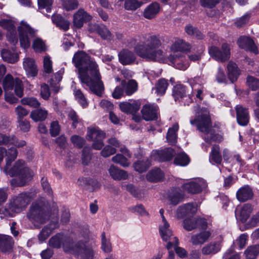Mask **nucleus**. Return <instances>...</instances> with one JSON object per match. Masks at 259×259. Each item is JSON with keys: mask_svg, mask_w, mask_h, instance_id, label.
<instances>
[{"mask_svg": "<svg viewBox=\"0 0 259 259\" xmlns=\"http://www.w3.org/2000/svg\"><path fill=\"white\" fill-rule=\"evenodd\" d=\"M72 61L78 69V75L82 84H85L94 94L101 96L104 90L97 63L84 52L78 51Z\"/></svg>", "mask_w": 259, "mask_h": 259, "instance_id": "obj_1", "label": "nucleus"}, {"mask_svg": "<svg viewBox=\"0 0 259 259\" xmlns=\"http://www.w3.org/2000/svg\"><path fill=\"white\" fill-rule=\"evenodd\" d=\"M18 152L16 148H11L6 151L5 155L7 156L6 164L4 171L6 175L11 177L16 176L15 178L10 181L12 187H23L27 184L32 179L33 172L28 167L24 166V161L19 160L14 165L9 169L11 163L15 160L17 156Z\"/></svg>", "mask_w": 259, "mask_h": 259, "instance_id": "obj_2", "label": "nucleus"}, {"mask_svg": "<svg viewBox=\"0 0 259 259\" xmlns=\"http://www.w3.org/2000/svg\"><path fill=\"white\" fill-rule=\"evenodd\" d=\"M144 45L138 44L135 47L136 53L146 60L158 62H163L165 59L164 52L160 48L162 45L159 35L146 34L144 36Z\"/></svg>", "mask_w": 259, "mask_h": 259, "instance_id": "obj_3", "label": "nucleus"}, {"mask_svg": "<svg viewBox=\"0 0 259 259\" xmlns=\"http://www.w3.org/2000/svg\"><path fill=\"white\" fill-rule=\"evenodd\" d=\"M50 207L45 199L36 200L30 206L26 217L36 229L40 228L50 218Z\"/></svg>", "mask_w": 259, "mask_h": 259, "instance_id": "obj_4", "label": "nucleus"}, {"mask_svg": "<svg viewBox=\"0 0 259 259\" xmlns=\"http://www.w3.org/2000/svg\"><path fill=\"white\" fill-rule=\"evenodd\" d=\"M197 128L204 134V140L206 142L210 143L211 141L221 142L224 138L221 134L217 133L212 128L211 122L208 114L202 116L197 124Z\"/></svg>", "mask_w": 259, "mask_h": 259, "instance_id": "obj_5", "label": "nucleus"}, {"mask_svg": "<svg viewBox=\"0 0 259 259\" xmlns=\"http://www.w3.org/2000/svg\"><path fill=\"white\" fill-rule=\"evenodd\" d=\"M159 213L162 218V221L159 227L160 235L163 241H168L166 248L167 249H169L173 246L178 245L179 240L172 235L171 230L169 228V224L163 215L164 210L160 209Z\"/></svg>", "mask_w": 259, "mask_h": 259, "instance_id": "obj_6", "label": "nucleus"}, {"mask_svg": "<svg viewBox=\"0 0 259 259\" xmlns=\"http://www.w3.org/2000/svg\"><path fill=\"white\" fill-rule=\"evenodd\" d=\"M66 250H70L69 253L76 256L78 259H93L94 252L92 249L82 241L73 243L72 248L66 247Z\"/></svg>", "mask_w": 259, "mask_h": 259, "instance_id": "obj_7", "label": "nucleus"}, {"mask_svg": "<svg viewBox=\"0 0 259 259\" xmlns=\"http://www.w3.org/2000/svg\"><path fill=\"white\" fill-rule=\"evenodd\" d=\"M208 53L210 57L217 61L224 62L230 58V48L229 44L224 43L221 49L214 45L208 48Z\"/></svg>", "mask_w": 259, "mask_h": 259, "instance_id": "obj_8", "label": "nucleus"}, {"mask_svg": "<svg viewBox=\"0 0 259 259\" xmlns=\"http://www.w3.org/2000/svg\"><path fill=\"white\" fill-rule=\"evenodd\" d=\"M18 31L21 46L24 49L28 48L30 45V40L28 36V34L30 37H34L36 30L30 27L26 22L22 21L20 25L18 28Z\"/></svg>", "mask_w": 259, "mask_h": 259, "instance_id": "obj_9", "label": "nucleus"}, {"mask_svg": "<svg viewBox=\"0 0 259 259\" xmlns=\"http://www.w3.org/2000/svg\"><path fill=\"white\" fill-rule=\"evenodd\" d=\"M32 199V197L30 193H22L12 199L10 209L16 213L20 212L25 208Z\"/></svg>", "mask_w": 259, "mask_h": 259, "instance_id": "obj_10", "label": "nucleus"}, {"mask_svg": "<svg viewBox=\"0 0 259 259\" xmlns=\"http://www.w3.org/2000/svg\"><path fill=\"white\" fill-rule=\"evenodd\" d=\"M74 241L73 240L64 235L62 233H57L52 236L49 240V244L51 247L55 248H60L63 247V250L66 252H69L70 250H66V247L72 248Z\"/></svg>", "mask_w": 259, "mask_h": 259, "instance_id": "obj_11", "label": "nucleus"}, {"mask_svg": "<svg viewBox=\"0 0 259 259\" xmlns=\"http://www.w3.org/2000/svg\"><path fill=\"white\" fill-rule=\"evenodd\" d=\"M87 137L88 140L94 141L92 145L94 149L100 150L103 147V140L106 137V134L98 128L89 129Z\"/></svg>", "mask_w": 259, "mask_h": 259, "instance_id": "obj_12", "label": "nucleus"}, {"mask_svg": "<svg viewBox=\"0 0 259 259\" xmlns=\"http://www.w3.org/2000/svg\"><path fill=\"white\" fill-rule=\"evenodd\" d=\"M207 186L206 181L202 179H197L184 184L182 186L183 190L191 194H197L202 192Z\"/></svg>", "mask_w": 259, "mask_h": 259, "instance_id": "obj_13", "label": "nucleus"}, {"mask_svg": "<svg viewBox=\"0 0 259 259\" xmlns=\"http://www.w3.org/2000/svg\"><path fill=\"white\" fill-rule=\"evenodd\" d=\"M193 88L191 86L186 87L182 84L176 85L173 88L172 96L175 101L180 100L187 96L192 101Z\"/></svg>", "mask_w": 259, "mask_h": 259, "instance_id": "obj_14", "label": "nucleus"}, {"mask_svg": "<svg viewBox=\"0 0 259 259\" xmlns=\"http://www.w3.org/2000/svg\"><path fill=\"white\" fill-rule=\"evenodd\" d=\"M174 155V150L171 148H168L160 151H153L151 154V159L158 161H169Z\"/></svg>", "mask_w": 259, "mask_h": 259, "instance_id": "obj_15", "label": "nucleus"}, {"mask_svg": "<svg viewBox=\"0 0 259 259\" xmlns=\"http://www.w3.org/2000/svg\"><path fill=\"white\" fill-rule=\"evenodd\" d=\"M239 47L247 51H249L257 54L258 53V50L254 41L249 37L242 36L239 38L237 41Z\"/></svg>", "mask_w": 259, "mask_h": 259, "instance_id": "obj_16", "label": "nucleus"}, {"mask_svg": "<svg viewBox=\"0 0 259 259\" xmlns=\"http://www.w3.org/2000/svg\"><path fill=\"white\" fill-rule=\"evenodd\" d=\"M92 18L83 9H80L73 15V25L77 28H80L84 22L91 20Z\"/></svg>", "mask_w": 259, "mask_h": 259, "instance_id": "obj_17", "label": "nucleus"}, {"mask_svg": "<svg viewBox=\"0 0 259 259\" xmlns=\"http://www.w3.org/2000/svg\"><path fill=\"white\" fill-rule=\"evenodd\" d=\"M235 110L238 123L242 126L246 125L250 118L248 109L241 105H237L235 107Z\"/></svg>", "mask_w": 259, "mask_h": 259, "instance_id": "obj_18", "label": "nucleus"}, {"mask_svg": "<svg viewBox=\"0 0 259 259\" xmlns=\"http://www.w3.org/2000/svg\"><path fill=\"white\" fill-rule=\"evenodd\" d=\"M223 238L212 241L204 246L201 249L202 253L204 255H213L219 252L222 248Z\"/></svg>", "mask_w": 259, "mask_h": 259, "instance_id": "obj_19", "label": "nucleus"}, {"mask_svg": "<svg viewBox=\"0 0 259 259\" xmlns=\"http://www.w3.org/2000/svg\"><path fill=\"white\" fill-rule=\"evenodd\" d=\"M141 113L144 120L146 121L155 120L158 117V107L153 105H145L143 107Z\"/></svg>", "mask_w": 259, "mask_h": 259, "instance_id": "obj_20", "label": "nucleus"}, {"mask_svg": "<svg viewBox=\"0 0 259 259\" xmlns=\"http://www.w3.org/2000/svg\"><path fill=\"white\" fill-rule=\"evenodd\" d=\"M211 232L209 230H203L192 235L191 242L194 245H201L209 240L211 236Z\"/></svg>", "mask_w": 259, "mask_h": 259, "instance_id": "obj_21", "label": "nucleus"}, {"mask_svg": "<svg viewBox=\"0 0 259 259\" xmlns=\"http://www.w3.org/2000/svg\"><path fill=\"white\" fill-rule=\"evenodd\" d=\"M168 59L174 66L180 70H185L189 66L187 62H184L182 53L171 54L168 57Z\"/></svg>", "mask_w": 259, "mask_h": 259, "instance_id": "obj_22", "label": "nucleus"}, {"mask_svg": "<svg viewBox=\"0 0 259 259\" xmlns=\"http://www.w3.org/2000/svg\"><path fill=\"white\" fill-rule=\"evenodd\" d=\"M197 211L196 205L192 203H188L179 206L177 210L178 218H182L186 216L193 215Z\"/></svg>", "mask_w": 259, "mask_h": 259, "instance_id": "obj_23", "label": "nucleus"}, {"mask_svg": "<svg viewBox=\"0 0 259 259\" xmlns=\"http://www.w3.org/2000/svg\"><path fill=\"white\" fill-rule=\"evenodd\" d=\"M253 196V191L248 185L240 188L236 193L237 199L240 202H245L251 199Z\"/></svg>", "mask_w": 259, "mask_h": 259, "instance_id": "obj_24", "label": "nucleus"}, {"mask_svg": "<svg viewBox=\"0 0 259 259\" xmlns=\"http://www.w3.org/2000/svg\"><path fill=\"white\" fill-rule=\"evenodd\" d=\"M160 10V5L156 2H154L150 4L145 9L143 16L147 19H152L157 15Z\"/></svg>", "mask_w": 259, "mask_h": 259, "instance_id": "obj_25", "label": "nucleus"}, {"mask_svg": "<svg viewBox=\"0 0 259 259\" xmlns=\"http://www.w3.org/2000/svg\"><path fill=\"white\" fill-rule=\"evenodd\" d=\"M23 67L28 76L34 77L37 74V66L35 61L31 58H26L23 61Z\"/></svg>", "mask_w": 259, "mask_h": 259, "instance_id": "obj_26", "label": "nucleus"}, {"mask_svg": "<svg viewBox=\"0 0 259 259\" xmlns=\"http://www.w3.org/2000/svg\"><path fill=\"white\" fill-rule=\"evenodd\" d=\"M13 244V241L11 236L0 235V250L4 253L10 252L12 249Z\"/></svg>", "mask_w": 259, "mask_h": 259, "instance_id": "obj_27", "label": "nucleus"}, {"mask_svg": "<svg viewBox=\"0 0 259 259\" xmlns=\"http://www.w3.org/2000/svg\"><path fill=\"white\" fill-rule=\"evenodd\" d=\"M108 172L112 178L115 180H126L128 178V175L125 170L120 169L114 165L110 166Z\"/></svg>", "mask_w": 259, "mask_h": 259, "instance_id": "obj_28", "label": "nucleus"}, {"mask_svg": "<svg viewBox=\"0 0 259 259\" xmlns=\"http://www.w3.org/2000/svg\"><path fill=\"white\" fill-rule=\"evenodd\" d=\"M119 60L123 65L133 63L136 60L134 54L127 50H123L118 54Z\"/></svg>", "mask_w": 259, "mask_h": 259, "instance_id": "obj_29", "label": "nucleus"}, {"mask_svg": "<svg viewBox=\"0 0 259 259\" xmlns=\"http://www.w3.org/2000/svg\"><path fill=\"white\" fill-rule=\"evenodd\" d=\"M252 211V205L247 203L244 204L239 210H237L236 211V215L237 217H239L242 222L244 223L249 217Z\"/></svg>", "mask_w": 259, "mask_h": 259, "instance_id": "obj_30", "label": "nucleus"}, {"mask_svg": "<svg viewBox=\"0 0 259 259\" xmlns=\"http://www.w3.org/2000/svg\"><path fill=\"white\" fill-rule=\"evenodd\" d=\"M190 48V45L182 40L176 41L170 47V50L174 52V54L188 51Z\"/></svg>", "mask_w": 259, "mask_h": 259, "instance_id": "obj_31", "label": "nucleus"}, {"mask_svg": "<svg viewBox=\"0 0 259 259\" xmlns=\"http://www.w3.org/2000/svg\"><path fill=\"white\" fill-rule=\"evenodd\" d=\"M228 77L232 82L236 81L240 73L236 63L229 62L227 66Z\"/></svg>", "mask_w": 259, "mask_h": 259, "instance_id": "obj_32", "label": "nucleus"}, {"mask_svg": "<svg viewBox=\"0 0 259 259\" xmlns=\"http://www.w3.org/2000/svg\"><path fill=\"white\" fill-rule=\"evenodd\" d=\"M52 20L53 23L59 28L64 31L68 30L70 24L69 22L64 19L60 15H53L52 17Z\"/></svg>", "mask_w": 259, "mask_h": 259, "instance_id": "obj_33", "label": "nucleus"}, {"mask_svg": "<svg viewBox=\"0 0 259 259\" xmlns=\"http://www.w3.org/2000/svg\"><path fill=\"white\" fill-rule=\"evenodd\" d=\"M120 110L127 113H134L139 110L140 105L135 101L132 103L123 102L119 104Z\"/></svg>", "mask_w": 259, "mask_h": 259, "instance_id": "obj_34", "label": "nucleus"}, {"mask_svg": "<svg viewBox=\"0 0 259 259\" xmlns=\"http://www.w3.org/2000/svg\"><path fill=\"white\" fill-rule=\"evenodd\" d=\"M147 179L152 182H157L164 178L163 172L159 168H155L146 175Z\"/></svg>", "mask_w": 259, "mask_h": 259, "instance_id": "obj_35", "label": "nucleus"}, {"mask_svg": "<svg viewBox=\"0 0 259 259\" xmlns=\"http://www.w3.org/2000/svg\"><path fill=\"white\" fill-rule=\"evenodd\" d=\"M222 160L220 153V147L218 145H213L209 155L210 162L213 161L217 164H220Z\"/></svg>", "mask_w": 259, "mask_h": 259, "instance_id": "obj_36", "label": "nucleus"}, {"mask_svg": "<svg viewBox=\"0 0 259 259\" xmlns=\"http://www.w3.org/2000/svg\"><path fill=\"white\" fill-rule=\"evenodd\" d=\"M151 165L150 160L147 158L135 162L133 164V167L136 171L142 173L146 171Z\"/></svg>", "mask_w": 259, "mask_h": 259, "instance_id": "obj_37", "label": "nucleus"}, {"mask_svg": "<svg viewBox=\"0 0 259 259\" xmlns=\"http://www.w3.org/2000/svg\"><path fill=\"white\" fill-rule=\"evenodd\" d=\"M168 198L171 203L173 205H176L182 201L184 198V194L179 189H175L170 193Z\"/></svg>", "mask_w": 259, "mask_h": 259, "instance_id": "obj_38", "label": "nucleus"}, {"mask_svg": "<svg viewBox=\"0 0 259 259\" xmlns=\"http://www.w3.org/2000/svg\"><path fill=\"white\" fill-rule=\"evenodd\" d=\"M178 129L179 125L177 123H175L172 127L168 129L166 135V139L170 144L174 145L176 143L177 139L176 133Z\"/></svg>", "mask_w": 259, "mask_h": 259, "instance_id": "obj_39", "label": "nucleus"}, {"mask_svg": "<svg viewBox=\"0 0 259 259\" xmlns=\"http://www.w3.org/2000/svg\"><path fill=\"white\" fill-rule=\"evenodd\" d=\"M1 55L3 59L8 63H14L18 60V55L10 50L4 49L2 51Z\"/></svg>", "mask_w": 259, "mask_h": 259, "instance_id": "obj_40", "label": "nucleus"}, {"mask_svg": "<svg viewBox=\"0 0 259 259\" xmlns=\"http://www.w3.org/2000/svg\"><path fill=\"white\" fill-rule=\"evenodd\" d=\"M244 253L246 259H255L259 254V244L248 246Z\"/></svg>", "mask_w": 259, "mask_h": 259, "instance_id": "obj_41", "label": "nucleus"}, {"mask_svg": "<svg viewBox=\"0 0 259 259\" xmlns=\"http://www.w3.org/2000/svg\"><path fill=\"white\" fill-rule=\"evenodd\" d=\"M48 115V111L42 109L33 110L30 113L31 118L35 121L45 120Z\"/></svg>", "mask_w": 259, "mask_h": 259, "instance_id": "obj_42", "label": "nucleus"}, {"mask_svg": "<svg viewBox=\"0 0 259 259\" xmlns=\"http://www.w3.org/2000/svg\"><path fill=\"white\" fill-rule=\"evenodd\" d=\"M15 141H16L15 136L0 132V146L12 145Z\"/></svg>", "mask_w": 259, "mask_h": 259, "instance_id": "obj_43", "label": "nucleus"}, {"mask_svg": "<svg viewBox=\"0 0 259 259\" xmlns=\"http://www.w3.org/2000/svg\"><path fill=\"white\" fill-rule=\"evenodd\" d=\"M185 31L189 35H191L197 39H202L204 35L197 28L191 25H188L185 27Z\"/></svg>", "mask_w": 259, "mask_h": 259, "instance_id": "obj_44", "label": "nucleus"}, {"mask_svg": "<svg viewBox=\"0 0 259 259\" xmlns=\"http://www.w3.org/2000/svg\"><path fill=\"white\" fill-rule=\"evenodd\" d=\"M124 1V7L128 11H135L140 8L143 4L142 2L138 0H119Z\"/></svg>", "mask_w": 259, "mask_h": 259, "instance_id": "obj_45", "label": "nucleus"}, {"mask_svg": "<svg viewBox=\"0 0 259 259\" xmlns=\"http://www.w3.org/2000/svg\"><path fill=\"white\" fill-rule=\"evenodd\" d=\"M122 187L126 190L135 197L140 199L143 197L142 191L133 184L122 185Z\"/></svg>", "mask_w": 259, "mask_h": 259, "instance_id": "obj_46", "label": "nucleus"}, {"mask_svg": "<svg viewBox=\"0 0 259 259\" xmlns=\"http://www.w3.org/2000/svg\"><path fill=\"white\" fill-rule=\"evenodd\" d=\"M189 162V158L187 155L183 152L177 154L174 160L175 164L180 166H186Z\"/></svg>", "mask_w": 259, "mask_h": 259, "instance_id": "obj_47", "label": "nucleus"}, {"mask_svg": "<svg viewBox=\"0 0 259 259\" xmlns=\"http://www.w3.org/2000/svg\"><path fill=\"white\" fill-rule=\"evenodd\" d=\"M168 85V83L166 79L164 78L160 79L155 85L157 94L160 96L163 95L165 93Z\"/></svg>", "mask_w": 259, "mask_h": 259, "instance_id": "obj_48", "label": "nucleus"}, {"mask_svg": "<svg viewBox=\"0 0 259 259\" xmlns=\"http://www.w3.org/2000/svg\"><path fill=\"white\" fill-rule=\"evenodd\" d=\"M125 93L126 95L131 96L137 91L138 89V83L136 80L131 79L125 84Z\"/></svg>", "mask_w": 259, "mask_h": 259, "instance_id": "obj_49", "label": "nucleus"}, {"mask_svg": "<svg viewBox=\"0 0 259 259\" xmlns=\"http://www.w3.org/2000/svg\"><path fill=\"white\" fill-rule=\"evenodd\" d=\"M15 84V79H14L11 74H7L3 81V85L5 91L12 90Z\"/></svg>", "mask_w": 259, "mask_h": 259, "instance_id": "obj_50", "label": "nucleus"}, {"mask_svg": "<svg viewBox=\"0 0 259 259\" xmlns=\"http://www.w3.org/2000/svg\"><path fill=\"white\" fill-rule=\"evenodd\" d=\"M112 160L113 162L118 163L123 167H128L130 165L127 158L121 154H117L113 156L112 158Z\"/></svg>", "mask_w": 259, "mask_h": 259, "instance_id": "obj_51", "label": "nucleus"}, {"mask_svg": "<svg viewBox=\"0 0 259 259\" xmlns=\"http://www.w3.org/2000/svg\"><path fill=\"white\" fill-rule=\"evenodd\" d=\"M74 92L75 99L78 101L80 105L83 108L87 107L88 105V102L81 91L80 89H75L74 91Z\"/></svg>", "mask_w": 259, "mask_h": 259, "instance_id": "obj_52", "label": "nucleus"}, {"mask_svg": "<svg viewBox=\"0 0 259 259\" xmlns=\"http://www.w3.org/2000/svg\"><path fill=\"white\" fill-rule=\"evenodd\" d=\"M102 250L105 252H110L112 250V246L110 240L106 237L105 232H103L101 235Z\"/></svg>", "mask_w": 259, "mask_h": 259, "instance_id": "obj_53", "label": "nucleus"}, {"mask_svg": "<svg viewBox=\"0 0 259 259\" xmlns=\"http://www.w3.org/2000/svg\"><path fill=\"white\" fill-rule=\"evenodd\" d=\"M126 81L122 80L121 82V85L117 86L112 93V96L114 98L118 99L120 98L124 95L123 88L125 85Z\"/></svg>", "mask_w": 259, "mask_h": 259, "instance_id": "obj_54", "label": "nucleus"}, {"mask_svg": "<svg viewBox=\"0 0 259 259\" xmlns=\"http://www.w3.org/2000/svg\"><path fill=\"white\" fill-rule=\"evenodd\" d=\"M21 103L33 108L38 107L40 105L37 99L34 97L24 98L21 100Z\"/></svg>", "mask_w": 259, "mask_h": 259, "instance_id": "obj_55", "label": "nucleus"}, {"mask_svg": "<svg viewBox=\"0 0 259 259\" xmlns=\"http://www.w3.org/2000/svg\"><path fill=\"white\" fill-rule=\"evenodd\" d=\"M32 47L35 52H41L46 50V46L42 40L39 38L34 39Z\"/></svg>", "mask_w": 259, "mask_h": 259, "instance_id": "obj_56", "label": "nucleus"}, {"mask_svg": "<svg viewBox=\"0 0 259 259\" xmlns=\"http://www.w3.org/2000/svg\"><path fill=\"white\" fill-rule=\"evenodd\" d=\"M0 26L7 30L8 32L9 31L14 32V30L15 29L13 22L11 20L2 19L0 20Z\"/></svg>", "mask_w": 259, "mask_h": 259, "instance_id": "obj_57", "label": "nucleus"}, {"mask_svg": "<svg viewBox=\"0 0 259 259\" xmlns=\"http://www.w3.org/2000/svg\"><path fill=\"white\" fill-rule=\"evenodd\" d=\"M98 34L104 39L110 40L112 38L110 31L104 26H101Z\"/></svg>", "mask_w": 259, "mask_h": 259, "instance_id": "obj_58", "label": "nucleus"}, {"mask_svg": "<svg viewBox=\"0 0 259 259\" xmlns=\"http://www.w3.org/2000/svg\"><path fill=\"white\" fill-rule=\"evenodd\" d=\"M221 1V0H199V3L203 8L212 9Z\"/></svg>", "mask_w": 259, "mask_h": 259, "instance_id": "obj_59", "label": "nucleus"}, {"mask_svg": "<svg viewBox=\"0 0 259 259\" xmlns=\"http://www.w3.org/2000/svg\"><path fill=\"white\" fill-rule=\"evenodd\" d=\"M15 93L16 95L21 98L23 96V85L21 80L19 78H15V84H14Z\"/></svg>", "mask_w": 259, "mask_h": 259, "instance_id": "obj_60", "label": "nucleus"}, {"mask_svg": "<svg viewBox=\"0 0 259 259\" xmlns=\"http://www.w3.org/2000/svg\"><path fill=\"white\" fill-rule=\"evenodd\" d=\"M247 85L252 90L255 91L259 88V79L253 76H248L247 78Z\"/></svg>", "mask_w": 259, "mask_h": 259, "instance_id": "obj_61", "label": "nucleus"}, {"mask_svg": "<svg viewBox=\"0 0 259 259\" xmlns=\"http://www.w3.org/2000/svg\"><path fill=\"white\" fill-rule=\"evenodd\" d=\"M247 240L248 235L246 234H241L236 240L235 244L240 249H242L245 246Z\"/></svg>", "mask_w": 259, "mask_h": 259, "instance_id": "obj_62", "label": "nucleus"}, {"mask_svg": "<svg viewBox=\"0 0 259 259\" xmlns=\"http://www.w3.org/2000/svg\"><path fill=\"white\" fill-rule=\"evenodd\" d=\"M40 96L45 100H47L50 97L51 92L49 87L46 83H42L40 89Z\"/></svg>", "mask_w": 259, "mask_h": 259, "instance_id": "obj_63", "label": "nucleus"}, {"mask_svg": "<svg viewBox=\"0 0 259 259\" xmlns=\"http://www.w3.org/2000/svg\"><path fill=\"white\" fill-rule=\"evenodd\" d=\"M51 233L49 227L45 226L38 235V240L41 242H43L49 237Z\"/></svg>", "mask_w": 259, "mask_h": 259, "instance_id": "obj_64", "label": "nucleus"}]
</instances>
